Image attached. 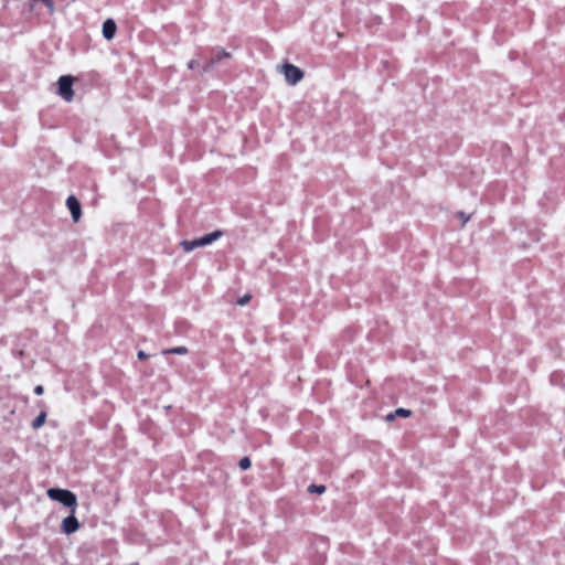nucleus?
Wrapping results in <instances>:
<instances>
[{
  "mask_svg": "<svg viewBox=\"0 0 565 565\" xmlns=\"http://www.w3.org/2000/svg\"><path fill=\"white\" fill-rule=\"evenodd\" d=\"M46 494L51 500L62 503L64 507L70 508L71 512L75 513L77 498L72 491L60 488H50L46 491Z\"/></svg>",
  "mask_w": 565,
  "mask_h": 565,
  "instance_id": "1",
  "label": "nucleus"
},
{
  "mask_svg": "<svg viewBox=\"0 0 565 565\" xmlns=\"http://www.w3.org/2000/svg\"><path fill=\"white\" fill-rule=\"evenodd\" d=\"M279 72L291 86L297 85L305 76L303 72L298 66L290 63H285L279 66Z\"/></svg>",
  "mask_w": 565,
  "mask_h": 565,
  "instance_id": "2",
  "label": "nucleus"
},
{
  "mask_svg": "<svg viewBox=\"0 0 565 565\" xmlns=\"http://www.w3.org/2000/svg\"><path fill=\"white\" fill-rule=\"evenodd\" d=\"M73 82L74 78L70 75H63L57 81L58 95L65 102H72L74 98Z\"/></svg>",
  "mask_w": 565,
  "mask_h": 565,
  "instance_id": "3",
  "label": "nucleus"
},
{
  "mask_svg": "<svg viewBox=\"0 0 565 565\" xmlns=\"http://www.w3.org/2000/svg\"><path fill=\"white\" fill-rule=\"evenodd\" d=\"M66 206L72 215L73 222L77 223L82 216V206L79 201L74 195H70L66 199Z\"/></svg>",
  "mask_w": 565,
  "mask_h": 565,
  "instance_id": "4",
  "label": "nucleus"
},
{
  "mask_svg": "<svg viewBox=\"0 0 565 565\" xmlns=\"http://www.w3.org/2000/svg\"><path fill=\"white\" fill-rule=\"evenodd\" d=\"M79 522L75 518V513L71 512L68 516H66L61 524V530L63 533L70 535L75 533L79 529Z\"/></svg>",
  "mask_w": 565,
  "mask_h": 565,
  "instance_id": "5",
  "label": "nucleus"
},
{
  "mask_svg": "<svg viewBox=\"0 0 565 565\" xmlns=\"http://www.w3.org/2000/svg\"><path fill=\"white\" fill-rule=\"evenodd\" d=\"M231 53L226 52L225 50H220L215 57L211 58L203 67L202 72L207 73L210 72L221 60L223 58H230Z\"/></svg>",
  "mask_w": 565,
  "mask_h": 565,
  "instance_id": "6",
  "label": "nucleus"
},
{
  "mask_svg": "<svg viewBox=\"0 0 565 565\" xmlns=\"http://www.w3.org/2000/svg\"><path fill=\"white\" fill-rule=\"evenodd\" d=\"M116 30H117V25H116V23H115V21L113 19H107L103 23V36L107 41H110V40L114 39V36L116 34Z\"/></svg>",
  "mask_w": 565,
  "mask_h": 565,
  "instance_id": "7",
  "label": "nucleus"
},
{
  "mask_svg": "<svg viewBox=\"0 0 565 565\" xmlns=\"http://www.w3.org/2000/svg\"><path fill=\"white\" fill-rule=\"evenodd\" d=\"M222 236H223V232L222 231H214V232L205 234V235H203L202 237H199V238L201 241V245L204 247V246L213 244L214 242L220 239Z\"/></svg>",
  "mask_w": 565,
  "mask_h": 565,
  "instance_id": "8",
  "label": "nucleus"
},
{
  "mask_svg": "<svg viewBox=\"0 0 565 565\" xmlns=\"http://www.w3.org/2000/svg\"><path fill=\"white\" fill-rule=\"evenodd\" d=\"M180 246L182 247V249L185 252V253H190L192 250H194L195 248H200V247H203L201 245V241L200 238H195V239H192V241H182L180 243Z\"/></svg>",
  "mask_w": 565,
  "mask_h": 565,
  "instance_id": "9",
  "label": "nucleus"
},
{
  "mask_svg": "<svg viewBox=\"0 0 565 565\" xmlns=\"http://www.w3.org/2000/svg\"><path fill=\"white\" fill-rule=\"evenodd\" d=\"M188 353H189V349L184 345L174 347V348L166 349L162 351V354L185 355Z\"/></svg>",
  "mask_w": 565,
  "mask_h": 565,
  "instance_id": "10",
  "label": "nucleus"
},
{
  "mask_svg": "<svg viewBox=\"0 0 565 565\" xmlns=\"http://www.w3.org/2000/svg\"><path fill=\"white\" fill-rule=\"evenodd\" d=\"M45 419H46V414L44 412H42L33 422H32V427L34 429H39L41 428L44 423H45Z\"/></svg>",
  "mask_w": 565,
  "mask_h": 565,
  "instance_id": "11",
  "label": "nucleus"
},
{
  "mask_svg": "<svg viewBox=\"0 0 565 565\" xmlns=\"http://www.w3.org/2000/svg\"><path fill=\"white\" fill-rule=\"evenodd\" d=\"M326 487L323 484H310L308 487V492L309 493H317V494H322L326 492Z\"/></svg>",
  "mask_w": 565,
  "mask_h": 565,
  "instance_id": "12",
  "label": "nucleus"
},
{
  "mask_svg": "<svg viewBox=\"0 0 565 565\" xmlns=\"http://www.w3.org/2000/svg\"><path fill=\"white\" fill-rule=\"evenodd\" d=\"M394 412H395L396 417L407 418L412 415V412L409 409L402 408V407L396 408Z\"/></svg>",
  "mask_w": 565,
  "mask_h": 565,
  "instance_id": "13",
  "label": "nucleus"
},
{
  "mask_svg": "<svg viewBox=\"0 0 565 565\" xmlns=\"http://www.w3.org/2000/svg\"><path fill=\"white\" fill-rule=\"evenodd\" d=\"M250 459L248 457H243L239 462H238V466L242 470H247L250 468Z\"/></svg>",
  "mask_w": 565,
  "mask_h": 565,
  "instance_id": "14",
  "label": "nucleus"
},
{
  "mask_svg": "<svg viewBox=\"0 0 565 565\" xmlns=\"http://www.w3.org/2000/svg\"><path fill=\"white\" fill-rule=\"evenodd\" d=\"M250 300V296L249 295H244L243 297H241L238 300H237V305L238 306H245L249 302Z\"/></svg>",
  "mask_w": 565,
  "mask_h": 565,
  "instance_id": "15",
  "label": "nucleus"
},
{
  "mask_svg": "<svg viewBox=\"0 0 565 565\" xmlns=\"http://www.w3.org/2000/svg\"><path fill=\"white\" fill-rule=\"evenodd\" d=\"M458 217L461 220L462 225H465L470 220V216L466 215L463 212H459Z\"/></svg>",
  "mask_w": 565,
  "mask_h": 565,
  "instance_id": "16",
  "label": "nucleus"
},
{
  "mask_svg": "<svg viewBox=\"0 0 565 565\" xmlns=\"http://www.w3.org/2000/svg\"><path fill=\"white\" fill-rule=\"evenodd\" d=\"M188 67L190 70H195L199 67V61L198 60H191L189 63H188Z\"/></svg>",
  "mask_w": 565,
  "mask_h": 565,
  "instance_id": "17",
  "label": "nucleus"
},
{
  "mask_svg": "<svg viewBox=\"0 0 565 565\" xmlns=\"http://www.w3.org/2000/svg\"><path fill=\"white\" fill-rule=\"evenodd\" d=\"M396 418L395 412H392L385 416V420L391 423Z\"/></svg>",
  "mask_w": 565,
  "mask_h": 565,
  "instance_id": "18",
  "label": "nucleus"
},
{
  "mask_svg": "<svg viewBox=\"0 0 565 565\" xmlns=\"http://www.w3.org/2000/svg\"><path fill=\"white\" fill-rule=\"evenodd\" d=\"M43 391H44V388H43V386H42V385H38V386H35V388H34V393H35L36 395H41V394H43Z\"/></svg>",
  "mask_w": 565,
  "mask_h": 565,
  "instance_id": "19",
  "label": "nucleus"
},
{
  "mask_svg": "<svg viewBox=\"0 0 565 565\" xmlns=\"http://www.w3.org/2000/svg\"><path fill=\"white\" fill-rule=\"evenodd\" d=\"M137 356L140 360H145V359H147L148 355L143 351L140 350V351H138Z\"/></svg>",
  "mask_w": 565,
  "mask_h": 565,
  "instance_id": "20",
  "label": "nucleus"
}]
</instances>
